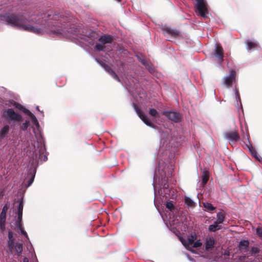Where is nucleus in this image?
<instances>
[{
    "label": "nucleus",
    "instance_id": "obj_1",
    "mask_svg": "<svg viewBox=\"0 0 262 262\" xmlns=\"http://www.w3.org/2000/svg\"><path fill=\"white\" fill-rule=\"evenodd\" d=\"M0 19L11 27L35 34L47 32L76 39H83L87 35L77 28H66L64 24L70 22L72 18L64 11L56 13L49 11L39 13L30 10H21L14 12V10L9 9L0 16Z\"/></svg>",
    "mask_w": 262,
    "mask_h": 262
},
{
    "label": "nucleus",
    "instance_id": "obj_2",
    "mask_svg": "<svg viewBox=\"0 0 262 262\" xmlns=\"http://www.w3.org/2000/svg\"><path fill=\"white\" fill-rule=\"evenodd\" d=\"M10 103L13 106L21 111L30 118L32 124L31 128L37 140L36 145H34V152L36 158L38 157V159L41 161L45 162L47 161L48 158L46 154L45 139L41 135L40 127L36 117L28 109L25 108L20 104L14 101H12Z\"/></svg>",
    "mask_w": 262,
    "mask_h": 262
},
{
    "label": "nucleus",
    "instance_id": "obj_3",
    "mask_svg": "<svg viewBox=\"0 0 262 262\" xmlns=\"http://www.w3.org/2000/svg\"><path fill=\"white\" fill-rule=\"evenodd\" d=\"M162 165V161H160L158 169L159 176H158L157 173H155L152 185L155 189V182L158 179L159 181L161 182V184L163 185V187L160 188L159 192L163 198L167 199L174 195L173 190L169 189L166 183L168 177L172 175L173 168L172 165H170V167L168 166L167 168L163 167Z\"/></svg>",
    "mask_w": 262,
    "mask_h": 262
},
{
    "label": "nucleus",
    "instance_id": "obj_4",
    "mask_svg": "<svg viewBox=\"0 0 262 262\" xmlns=\"http://www.w3.org/2000/svg\"><path fill=\"white\" fill-rule=\"evenodd\" d=\"M1 117L4 121L8 123L0 129V138L4 139L8 137L10 130L14 129L16 124L22 121L23 116L13 108H5L1 111Z\"/></svg>",
    "mask_w": 262,
    "mask_h": 262
},
{
    "label": "nucleus",
    "instance_id": "obj_5",
    "mask_svg": "<svg viewBox=\"0 0 262 262\" xmlns=\"http://www.w3.org/2000/svg\"><path fill=\"white\" fill-rule=\"evenodd\" d=\"M8 236L7 246L9 252L17 255L18 257L20 256L23 249V244L20 243H15L13 233L11 231L8 232Z\"/></svg>",
    "mask_w": 262,
    "mask_h": 262
},
{
    "label": "nucleus",
    "instance_id": "obj_6",
    "mask_svg": "<svg viewBox=\"0 0 262 262\" xmlns=\"http://www.w3.org/2000/svg\"><path fill=\"white\" fill-rule=\"evenodd\" d=\"M23 198H20L18 201V205L17 207V217L15 219L16 221V230L17 232L22 235H24L28 239L29 237L27 232L24 230L23 227V224L21 223L22 217H23Z\"/></svg>",
    "mask_w": 262,
    "mask_h": 262
},
{
    "label": "nucleus",
    "instance_id": "obj_7",
    "mask_svg": "<svg viewBox=\"0 0 262 262\" xmlns=\"http://www.w3.org/2000/svg\"><path fill=\"white\" fill-rule=\"evenodd\" d=\"M113 40V37L111 35L101 36L99 39L100 43L96 44L95 49L99 51H110L112 49V42Z\"/></svg>",
    "mask_w": 262,
    "mask_h": 262
},
{
    "label": "nucleus",
    "instance_id": "obj_8",
    "mask_svg": "<svg viewBox=\"0 0 262 262\" xmlns=\"http://www.w3.org/2000/svg\"><path fill=\"white\" fill-rule=\"evenodd\" d=\"M166 207L169 211V216L168 217L166 216V217L168 220L169 224L170 226H173V227L175 228L177 227L175 226V225L179 223L178 216L176 215L178 209L173 206L172 201L167 202Z\"/></svg>",
    "mask_w": 262,
    "mask_h": 262
},
{
    "label": "nucleus",
    "instance_id": "obj_9",
    "mask_svg": "<svg viewBox=\"0 0 262 262\" xmlns=\"http://www.w3.org/2000/svg\"><path fill=\"white\" fill-rule=\"evenodd\" d=\"M37 165L34 161L31 164L30 168L27 170V172L24 174V181L22 185L26 187H29L33 182L36 173Z\"/></svg>",
    "mask_w": 262,
    "mask_h": 262
},
{
    "label": "nucleus",
    "instance_id": "obj_10",
    "mask_svg": "<svg viewBox=\"0 0 262 262\" xmlns=\"http://www.w3.org/2000/svg\"><path fill=\"white\" fill-rule=\"evenodd\" d=\"M196 1L194 7L197 15L204 18H208V12L206 1L205 0H196Z\"/></svg>",
    "mask_w": 262,
    "mask_h": 262
},
{
    "label": "nucleus",
    "instance_id": "obj_11",
    "mask_svg": "<svg viewBox=\"0 0 262 262\" xmlns=\"http://www.w3.org/2000/svg\"><path fill=\"white\" fill-rule=\"evenodd\" d=\"M236 79V72L234 70H231L229 75L224 77L223 78V83L227 89H230L233 82Z\"/></svg>",
    "mask_w": 262,
    "mask_h": 262
},
{
    "label": "nucleus",
    "instance_id": "obj_12",
    "mask_svg": "<svg viewBox=\"0 0 262 262\" xmlns=\"http://www.w3.org/2000/svg\"><path fill=\"white\" fill-rule=\"evenodd\" d=\"M162 114L168 119L176 123H178L181 120V116L178 112L174 111H164L162 112Z\"/></svg>",
    "mask_w": 262,
    "mask_h": 262
},
{
    "label": "nucleus",
    "instance_id": "obj_13",
    "mask_svg": "<svg viewBox=\"0 0 262 262\" xmlns=\"http://www.w3.org/2000/svg\"><path fill=\"white\" fill-rule=\"evenodd\" d=\"M196 239V235L195 233L191 234V236L189 237L187 240L183 239L182 238H180V239L182 244L187 249L189 250L193 253H198L195 250L191 249V247H190V245H192Z\"/></svg>",
    "mask_w": 262,
    "mask_h": 262
},
{
    "label": "nucleus",
    "instance_id": "obj_14",
    "mask_svg": "<svg viewBox=\"0 0 262 262\" xmlns=\"http://www.w3.org/2000/svg\"><path fill=\"white\" fill-rule=\"evenodd\" d=\"M249 243L247 240H243L239 243L238 250L244 258L249 257Z\"/></svg>",
    "mask_w": 262,
    "mask_h": 262
},
{
    "label": "nucleus",
    "instance_id": "obj_15",
    "mask_svg": "<svg viewBox=\"0 0 262 262\" xmlns=\"http://www.w3.org/2000/svg\"><path fill=\"white\" fill-rule=\"evenodd\" d=\"M161 29L163 34L167 37V39L169 40H170L169 36L176 37L179 35L178 30L176 29H171L166 25L162 26Z\"/></svg>",
    "mask_w": 262,
    "mask_h": 262
},
{
    "label": "nucleus",
    "instance_id": "obj_16",
    "mask_svg": "<svg viewBox=\"0 0 262 262\" xmlns=\"http://www.w3.org/2000/svg\"><path fill=\"white\" fill-rule=\"evenodd\" d=\"M214 244V238L213 237H207L204 244L205 249H203L204 252L207 254L211 253L213 250Z\"/></svg>",
    "mask_w": 262,
    "mask_h": 262
},
{
    "label": "nucleus",
    "instance_id": "obj_17",
    "mask_svg": "<svg viewBox=\"0 0 262 262\" xmlns=\"http://www.w3.org/2000/svg\"><path fill=\"white\" fill-rule=\"evenodd\" d=\"M212 55L217 58L218 62L221 64L223 60V50L222 47L216 44L213 51Z\"/></svg>",
    "mask_w": 262,
    "mask_h": 262
},
{
    "label": "nucleus",
    "instance_id": "obj_18",
    "mask_svg": "<svg viewBox=\"0 0 262 262\" xmlns=\"http://www.w3.org/2000/svg\"><path fill=\"white\" fill-rule=\"evenodd\" d=\"M133 105L134 110H135L136 113L138 114L140 118L144 122V123L146 125L152 127V125L150 121L149 120L148 118H147V116L145 115L144 113L141 112L138 107L135 105V103H133Z\"/></svg>",
    "mask_w": 262,
    "mask_h": 262
},
{
    "label": "nucleus",
    "instance_id": "obj_19",
    "mask_svg": "<svg viewBox=\"0 0 262 262\" xmlns=\"http://www.w3.org/2000/svg\"><path fill=\"white\" fill-rule=\"evenodd\" d=\"M246 49L248 52H251L259 47L258 42L255 39H248L246 41Z\"/></svg>",
    "mask_w": 262,
    "mask_h": 262
},
{
    "label": "nucleus",
    "instance_id": "obj_20",
    "mask_svg": "<svg viewBox=\"0 0 262 262\" xmlns=\"http://www.w3.org/2000/svg\"><path fill=\"white\" fill-rule=\"evenodd\" d=\"M224 137L226 140L231 142H235L239 139V136L236 132L226 133Z\"/></svg>",
    "mask_w": 262,
    "mask_h": 262
},
{
    "label": "nucleus",
    "instance_id": "obj_21",
    "mask_svg": "<svg viewBox=\"0 0 262 262\" xmlns=\"http://www.w3.org/2000/svg\"><path fill=\"white\" fill-rule=\"evenodd\" d=\"M97 61L105 69L106 71H107L116 80L118 81H120V78L118 76V75L112 70H111L106 64H105L103 62L96 59Z\"/></svg>",
    "mask_w": 262,
    "mask_h": 262
},
{
    "label": "nucleus",
    "instance_id": "obj_22",
    "mask_svg": "<svg viewBox=\"0 0 262 262\" xmlns=\"http://www.w3.org/2000/svg\"><path fill=\"white\" fill-rule=\"evenodd\" d=\"M261 250V247L260 246H255L251 248L250 250H249L248 255L249 256L256 257L259 255Z\"/></svg>",
    "mask_w": 262,
    "mask_h": 262
},
{
    "label": "nucleus",
    "instance_id": "obj_23",
    "mask_svg": "<svg viewBox=\"0 0 262 262\" xmlns=\"http://www.w3.org/2000/svg\"><path fill=\"white\" fill-rule=\"evenodd\" d=\"M222 228V226L221 225H220L216 222H214V223L212 224H211L208 226V230L210 232H215L216 231L221 229Z\"/></svg>",
    "mask_w": 262,
    "mask_h": 262
},
{
    "label": "nucleus",
    "instance_id": "obj_24",
    "mask_svg": "<svg viewBox=\"0 0 262 262\" xmlns=\"http://www.w3.org/2000/svg\"><path fill=\"white\" fill-rule=\"evenodd\" d=\"M21 121L16 124L19 126V130L22 132H26L28 130V128L30 125V121L29 120H26L24 122L21 123Z\"/></svg>",
    "mask_w": 262,
    "mask_h": 262
},
{
    "label": "nucleus",
    "instance_id": "obj_25",
    "mask_svg": "<svg viewBox=\"0 0 262 262\" xmlns=\"http://www.w3.org/2000/svg\"><path fill=\"white\" fill-rule=\"evenodd\" d=\"M216 219L217 220L216 221H215V222L219 224L220 225L223 224L225 219V215L224 212L221 211L217 212L216 214Z\"/></svg>",
    "mask_w": 262,
    "mask_h": 262
},
{
    "label": "nucleus",
    "instance_id": "obj_26",
    "mask_svg": "<svg viewBox=\"0 0 262 262\" xmlns=\"http://www.w3.org/2000/svg\"><path fill=\"white\" fill-rule=\"evenodd\" d=\"M141 62L146 67L150 73H152L154 72L155 70L154 67L151 63L147 61L146 59L141 60Z\"/></svg>",
    "mask_w": 262,
    "mask_h": 262
},
{
    "label": "nucleus",
    "instance_id": "obj_27",
    "mask_svg": "<svg viewBox=\"0 0 262 262\" xmlns=\"http://www.w3.org/2000/svg\"><path fill=\"white\" fill-rule=\"evenodd\" d=\"M234 94H235V99L237 101V103H238L239 102V105H240V107L242 110V111H243V108H242V102H241V98H240V96H239V92L238 91V90L235 87L234 90ZM239 104L238 103H237V105H236V107L237 108L238 110L239 109Z\"/></svg>",
    "mask_w": 262,
    "mask_h": 262
},
{
    "label": "nucleus",
    "instance_id": "obj_28",
    "mask_svg": "<svg viewBox=\"0 0 262 262\" xmlns=\"http://www.w3.org/2000/svg\"><path fill=\"white\" fill-rule=\"evenodd\" d=\"M209 177V173L207 170H204L202 177L201 185L204 186L207 183Z\"/></svg>",
    "mask_w": 262,
    "mask_h": 262
},
{
    "label": "nucleus",
    "instance_id": "obj_29",
    "mask_svg": "<svg viewBox=\"0 0 262 262\" xmlns=\"http://www.w3.org/2000/svg\"><path fill=\"white\" fill-rule=\"evenodd\" d=\"M185 204L188 207H194L195 205V203L189 197L185 196L184 199Z\"/></svg>",
    "mask_w": 262,
    "mask_h": 262
},
{
    "label": "nucleus",
    "instance_id": "obj_30",
    "mask_svg": "<svg viewBox=\"0 0 262 262\" xmlns=\"http://www.w3.org/2000/svg\"><path fill=\"white\" fill-rule=\"evenodd\" d=\"M8 209V207L6 204L3 208L2 211L0 214V220L6 221V212Z\"/></svg>",
    "mask_w": 262,
    "mask_h": 262
},
{
    "label": "nucleus",
    "instance_id": "obj_31",
    "mask_svg": "<svg viewBox=\"0 0 262 262\" xmlns=\"http://www.w3.org/2000/svg\"><path fill=\"white\" fill-rule=\"evenodd\" d=\"M204 207L208 211H211L215 209L211 203L208 202H204L203 203Z\"/></svg>",
    "mask_w": 262,
    "mask_h": 262
},
{
    "label": "nucleus",
    "instance_id": "obj_32",
    "mask_svg": "<svg viewBox=\"0 0 262 262\" xmlns=\"http://www.w3.org/2000/svg\"><path fill=\"white\" fill-rule=\"evenodd\" d=\"M249 152L251 154V155L254 157L256 159L258 160L259 161H261L260 159L259 158L256 151L253 148V147H250V148H249Z\"/></svg>",
    "mask_w": 262,
    "mask_h": 262
},
{
    "label": "nucleus",
    "instance_id": "obj_33",
    "mask_svg": "<svg viewBox=\"0 0 262 262\" xmlns=\"http://www.w3.org/2000/svg\"><path fill=\"white\" fill-rule=\"evenodd\" d=\"M243 138L246 139L248 141V143L246 144V147L248 148L249 150V148H250V147H252V144L250 142V139H249V135L248 133H247L246 134H244L243 135Z\"/></svg>",
    "mask_w": 262,
    "mask_h": 262
},
{
    "label": "nucleus",
    "instance_id": "obj_34",
    "mask_svg": "<svg viewBox=\"0 0 262 262\" xmlns=\"http://www.w3.org/2000/svg\"><path fill=\"white\" fill-rule=\"evenodd\" d=\"M202 245V243L201 242V241L199 239V240H198V241H195V242H194L192 245H190V247H191V249L192 248H198L201 247Z\"/></svg>",
    "mask_w": 262,
    "mask_h": 262
},
{
    "label": "nucleus",
    "instance_id": "obj_35",
    "mask_svg": "<svg viewBox=\"0 0 262 262\" xmlns=\"http://www.w3.org/2000/svg\"><path fill=\"white\" fill-rule=\"evenodd\" d=\"M149 114L152 117H156L158 114V112L154 108H150L149 110Z\"/></svg>",
    "mask_w": 262,
    "mask_h": 262
},
{
    "label": "nucleus",
    "instance_id": "obj_36",
    "mask_svg": "<svg viewBox=\"0 0 262 262\" xmlns=\"http://www.w3.org/2000/svg\"><path fill=\"white\" fill-rule=\"evenodd\" d=\"M256 234L262 239V227H258L256 230Z\"/></svg>",
    "mask_w": 262,
    "mask_h": 262
},
{
    "label": "nucleus",
    "instance_id": "obj_37",
    "mask_svg": "<svg viewBox=\"0 0 262 262\" xmlns=\"http://www.w3.org/2000/svg\"><path fill=\"white\" fill-rule=\"evenodd\" d=\"M5 222L6 221L0 220V229L2 231L5 230Z\"/></svg>",
    "mask_w": 262,
    "mask_h": 262
},
{
    "label": "nucleus",
    "instance_id": "obj_38",
    "mask_svg": "<svg viewBox=\"0 0 262 262\" xmlns=\"http://www.w3.org/2000/svg\"><path fill=\"white\" fill-rule=\"evenodd\" d=\"M123 80H124V83H125V84L127 86H128L129 87L133 86L132 83L127 79V78H124L123 79Z\"/></svg>",
    "mask_w": 262,
    "mask_h": 262
},
{
    "label": "nucleus",
    "instance_id": "obj_39",
    "mask_svg": "<svg viewBox=\"0 0 262 262\" xmlns=\"http://www.w3.org/2000/svg\"><path fill=\"white\" fill-rule=\"evenodd\" d=\"M32 248V246L30 244V249L29 250V252L31 253V255H32V256H34V257L35 258H36V255H35V253H34V251L33 250L32 251H31V249Z\"/></svg>",
    "mask_w": 262,
    "mask_h": 262
},
{
    "label": "nucleus",
    "instance_id": "obj_40",
    "mask_svg": "<svg viewBox=\"0 0 262 262\" xmlns=\"http://www.w3.org/2000/svg\"><path fill=\"white\" fill-rule=\"evenodd\" d=\"M185 255L187 257L188 259L189 260V261H194V260H193V259L190 257V256L188 254H187L186 253L185 254Z\"/></svg>",
    "mask_w": 262,
    "mask_h": 262
},
{
    "label": "nucleus",
    "instance_id": "obj_41",
    "mask_svg": "<svg viewBox=\"0 0 262 262\" xmlns=\"http://www.w3.org/2000/svg\"><path fill=\"white\" fill-rule=\"evenodd\" d=\"M23 262H29V259L27 257H24L23 259Z\"/></svg>",
    "mask_w": 262,
    "mask_h": 262
},
{
    "label": "nucleus",
    "instance_id": "obj_42",
    "mask_svg": "<svg viewBox=\"0 0 262 262\" xmlns=\"http://www.w3.org/2000/svg\"><path fill=\"white\" fill-rule=\"evenodd\" d=\"M2 23L0 21V30L2 29Z\"/></svg>",
    "mask_w": 262,
    "mask_h": 262
},
{
    "label": "nucleus",
    "instance_id": "obj_43",
    "mask_svg": "<svg viewBox=\"0 0 262 262\" xmlns=\"http://www.w3.org/2000/svg\"><path fill=\"white\" fill-rule=\"evenodd\" d=\"M138 58H139V59L140 60V61H141V60H142V59H145L144 57L140 58L139 57H138Z\"/></svg>",
    "mask_w": 262,
    "mask_h": 262
},
{
    "label": "nucleus",
    "instance_id": "obj_44",
    "mask_svg": "<svg viewBox=\"0 0 262 262\" xmlns=\"http://www.w3.org/2000/svg\"><path fill=\"white\" fill-rule=\"evenodd\" d=\"M36 110H37L38 111L40 112L39 110V107L37 106H36Z\"/></svg>",
    "mask_w": 262,
    "mask_h": 262
},
{
    "label": "nucleus",
    "instance_id": "obj_45",
    "mask_svg": "<svg viewBox=\"0 0 262 262\" xmlns=\"http://www.w3.org/2000/svg\"><path fill=\"white\" fill-rule=\"evenodd\" d=\"M109 56L111 57V53L108 54Z\"/></svg>",
    "mask_w": 262,
    "mask_h": 262
},
{
    "label": "nucleus",
    "instance_id": "obj_46",
    "mask_svg": "<svg viewBox=\"0 0 262 262\" xmlns=\"http://www.w3.org/2000/svg\"><path fill=\"white\" fill-rule=\"evenodd\" d=\"M117 1H118V2H120L121 0H117Z\"/></svg>",
    "mask_w": 262,
    "mask_h": 262
}]
</instances>
